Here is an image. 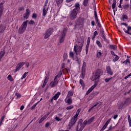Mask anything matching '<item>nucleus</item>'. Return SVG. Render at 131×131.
Returning a JSON list of instances; mask_svg holds the SVG:
<instances>
[{"instance_id":"1","label":"nucleus","mask_w":131,"mask_h":131,"mask_svg":"<svg viewBox=\"0 0 131 131\" xmlns=\"http://www.w3.org/2000/svg\"><path fill=\"white\" fill-rule=\"evenodd\" d=\"M75 8L71 11V14L70 15V18L71 20H74L77 18V14L80 10V5L79 3H77L75 4Z\"/></svg>"},{"instance_id":"2","label":"nucleus","mask_w":131,"mask_h":131,"mask_svg":"<svg viewBox=\"0 0 131 131\" xmlns=\"http://www.w3.org/2000/svg\"><path fill=\"white\" fill-rule=\"evenodd\" d=\"M103 70L102 69H98L93 73V76L91 77V80L95 81V80H99L101 75H103Z\"/></svg>"},{"instance_id":"3","label":"nucleus","mask_w":131,"mask_h":131,"mask_svg":"<svg viewBox=\"0 0 131 131\" xmlns=\"http://www.w3.org/2000/svg\"><path fill=\"white\" fill-rule=\"evenodd\" d=\"M83 122V120L82 119H80L78 121L76 131H82V130L85 127V125H86V124H88V121L85 120Z\"/></svg>"},{"instance_id":"4","label":"nucleus","mask_w":131,"mask_h":131,"mask_svg":"<svg viewBox=\"0 0 131 131\" xmlns=\"http://www.w3.org/2000/svg\"><path fill=\"white\" fill-rule=\"evenodd\" d=\"M28 22V20L23 22L20 27L19 28L18 32L19 34H23V33H24V32H25V30H26V28H27Z\"/></svg>"},{"instance_id":"5","label":"nucleus","mask_w":131,"mask_h":131,"mask_svg":"<svg viewBox=\"0 0 131 131\" xmlns=\"http://www.w3.org/2000/svg\"><path fill=\"white\" fill-rule=\"evenodd\" d=\"M49 3V0H46L45 2L43 10H42V16L45 17L49 11V6H48V3Z\"/></svg>"},{"instance_id":"6","label":"nucleus","mask_w":131,"mask_h":131,"mask_svg":"<svg viewBox=\"0 0 131 131\" xmlns=\"http://www.w3.org/2000/svg\"><path fill=\"white\" fill-rule=\"evenodd\" d=\"M82 50V46L76 45L74 47V51L75 52L76 55H80Z\"/></svg>"},{"instance_id":"7","label":"nucleus","mask_w":131,"mask_h":131,"mask_svg":"<svg viewBox=\"0 0 131 131\" xmlns=\"http://www.w3.org/2000/svg\"><path fill=\"white\" fill-rule=\"evenodd\" d=\"M83 24H84V18L79 17L76 19L75 26H80V27H82Z\"/></svg>"},{"instance_id":"8","label":"nucleus","mask_w":131,"mask_h":131,"mask_svg":"<svg viewBox=\"0 0 131 131\" xmlns=\"http://www.w3.org/2000/svg\"><path fill=\"white\" fill-rule=\"evenodd\" d=\"M66 32H67V29H64L60 35V39L59 40V42L60 43L64 42V40H65V36H66Z\"/></svg>"},{"instance_id":"9","label":"nucleus","mask_w":131,"mask_h":131,"mask_svg":"<svg viewBox=\"0 0 131 131\" xmlns=\"http://www.w3.org/2000/svg\"><path fill=\"white\" fill-rule=\"evenodd\" d=\"M86 66V63L85 62H83L82 66L81 71V78H84L85 76V67Z\"/></svg>"},{"instance_id":"10","label":"nucleus","mask_w":131,"mask_h":131,"mask_svg":"<svg viewBox=\"0 0 131 131\" xmlns=\"http://www.w3.org/2000/svg\"><path fill=\"white\" fill-rule=\"evenodd\" d=\"M77 121V118H75L74 117L72 118L69 121V128L70 129L72 126L76 123V122Z\"/></svg>"},{"instance_id":"11","label":"nucleus","mask_w":131,"mask_h":131,"mask_svg":"<svg viewBox=\"0 0 131 131\" xmlns=\"http://www.w3.org/2000/svg\"><path fill=\"white\" fill-rule=\"evenodd\" d=\"M25 64H26V62L24 61H22L18 63L17 64L16 67H15V70L14 72L16 73V72H17V71H19V70H20V69H21V68H22V67H23V66H24Z\"/></svg>"},{"instance_id":"12","label":"nucleus","mask_w":131,"mask_h":131,"mask_svg":"<svg viewBox=\"0 0 131 131\" xmlns=\"http://www.w3.org/2000/svg\"><path fill=\"white\" fill-rule=\"evenodd\" d=\"M52 33H53V29L50 28L48 30H47L45 34L44 38L45 39H47V38H49L50 36L52 35Z\"/></svg>"},{"instance_id":"13","label":"nucleus","mask_w":131,"mask_h":131,"mask_svg":"<svg viewBox=\"0 0 131 131\" xmlns=\"http://www.w3.org/2000/svg\"><path fill=\"white\" fill-rule=\"evenodd\" d=\"M58 82H59L58 79L54 78L53 81H52L50 83L49 85L51 88H55V86H57V85H58Z\"/></svg>"},{"instance_id":"14","label":"nucleus","mask_w":131,"mask_h":131,"mask_svg":"<svg viewBox=\"0 0 131 131\" xmlns=\"http://www.w3.org/2000/svg\"><path fill=\"white\" fill-rule=\"evenodd\" d=\"M106 73L108 75H111V76H112V75H113V71L111 69L110 66L106 67Z\"/></svg>"},{"instance_id":"15","label":"nucleus","mask_w":131,"mask_h":131,"mask_svg":"<svg viewBox=\"0 0 131 131\" xmlns=\"http://www.w3.org/2000/svg\"><path fill=\"white\" fill-rule=\"evenodd\" d=\"M97 85H98V81H95V84L93 85V86H92L91 87V88H90V89L88 90V91H87V92H86V95H89V94H90V93H91V92H92V91H93V90H94V89Z\"/></svg>"},{"instance_id":"16","label":"nucleus","mask_w":131,"mask_h":131,"mask_svg":"<svg viewBox=\"0 0 131 131\" xmlns=\"http://www.w3.org/2000/svg\"><path fill=\"white\" fill-rule=\"evenodd\" d=\"M30 15V10H29V9H27L26 10L25 13L23 15L24 19H28Z\"/></svg>"},{"instance_id":"17","label":"nucleus","mask_w":131,"mask_h":131,"mask_svg":"<svg viewBox=\"0 0 131 131\" xmlns=\"http://www.w3.org/2000/svg\"><path fill=\"white\" fill-rule=\"evenodd\" d=\"M110 121H111V118L109 119L105 123V124L103 125V126L102 127V128H101V129L100 131H103L104 130H105L106 129V127H107V126H108V125L109 124V123H110Z\"/></svg>"},{"instance_id":"18","label":"nucleus","mask_w":131,"mask_h":131,"mask_svg":"<svg viewBox=\"0 0 131 131\" xmlns=\"http://www.w3.org/2000/svg\"><path fill=\"white\" fill-rule=\"evenodd\" d=\"M91 42V37L88 38L87 44L85 47L86 54H88L89 52V47H90V43Z\"/></svg>"},{"instance_id":"19","label":"nucleus","mask_w":131,"mask_h":131,"mask_svg":"<svg viewBox=\"0 0 131 131\" xmlns=\"http://www.w3.org/2000/svg\"><path fill=\"white\" fill-rule=\"evenodd\" d=\"M6 28H7V26H6L5 25H1L0 34L4 33V32H5V30H6Z\"/></svg>"},{"instance_id":"20","label":"nucleus","mask_w":131,"mask_h":131,"mask_svg":"<svg viewBox=\"0 0 131 131\" xmlns=\"http://www.w3.org/2000/svg\"><path fill=\"white\" fill-rule=\"evenodd\" d=\"M83 43H84V40L82 38H79L78 41V46H82L83 47Z\"/></svg>"},{"instance_id":"21","label":"nucleus","mask_w":131,"mask_h":131,"mask_svg":"<svg viewBox=\"0 0 131 131\" xmlns=\"http://www.w3.org/2000/svg\"><path fill=\"white\" fill-rule=\"evenodd\" d=\"M3 12H4V3H1L0 4V18L3 15Z\"/></svg>"},{"instance_id":"22","label":"nucleus","mask_w":131,"mask_h":131,"mask_svg":"<svg viewBox=\"0 0 131 131\" xmlns=\"http://www.w3.org/2000/svg\"><path fill=\"white\" fill-rule=\"evenodd\" d=\"M73 96V92L72 91H70L68 92V95L67 96V99H71Z\"/></svg>"},{"instance_id":"23","label":"nucleus","mask_w":131,"mask_h":131,"mask_svg":"<svg viewBox=\"0 0 131 131\" xmlns=\"http://www.w3.org/2000/svg\"><path fill=\"white\" fill-rule=\"evenodd\" d=\"M5 118H6V115H3V116L1 117L0 120V127L4 124L3 122H4V121L5 120Z\"/></svg>"},{"instance_id":"24","label":"nucleus","mask_w":131,"mask_h":131,"mask_svg":"<svg viewBox=\"0 0 131 131\" xmlns=\"http://www.w3.org/2000/svg\"><path fill=\"white\" fill-rule=\"evenodd\" d=\"M79 83L82 87V90H83V89H84V87L85 86V84H84V82L83 81V80L82 79H80Z\"/></svg>"},{"instance_id":"25","label":"nucleus","mask_w":131,"mask_h":131,"mask_svg":"<svg viewBox=\"0 0 131 131\" xmlns=\"http://www.w3.org/2000/svg\"><path fill=\"white\" fill-rule=\"evenodd\" d=\"M61 95V92H57L52 98V99H58L60 95Z\"/></svg>"},{"instance_id":"26","label":"nucleus","mask_w":131,"mask_h":131,"mask_svg":"<svg viewBox=\"0 0 131 131\" xmlns=\"http://www.w3.org/2000/svg\"><path fill=\"white\" fill-rule=\"evenodd\" d=\"M64 101L66 103H67L69 105H71V104H72V99H66Z\"/></svg>"},{"instance_id":"27","label":"nucleus","mask_w":131,"mask_h":131,"mask_svg":"<svg viewBox=\"0 0 131 131\" xmlns=\"http://www.w3.org/2000/svg\"><path fill=\"white\" fill-rule=\"evenodd\" d=\"M80 111H81V109L79 108L77 110L76 115L74 116L75 118H77V117H78V115H79V113H80Z\"/></svg>"},{"instance_id":"28","label":"nucleus","mask_w":131,"mask_h":131,"mask_svg":"<svg viewBox=\"0 0 131 131\" xmlns=\"http://www.w3.org/2000/svg\"><path fill=\"white\" fill-rule=\"evenodd\" d=\"M48 80H49V79L47 77H45V79L43 81V84L42 85V88H45L46 86V85L47 84V83L48 82Z\"/></svg>"},{"instance_id":"29","label":"nucleus","mask_w":131,"mask_h":131,"mask_svg":"<svg viewBox=\"0 0 131 131\" xmlns=\"http://www.w3.org/2000/svg\"><path fill=\"white\" fill-rule=\"evenodd\" d=\"M126 104V101H124L123 102H121V104H119V108L122 109V108Z\"/></svg>"},{"instance_id":"30","label":"nucleus","mask_w":131,"mask_h":131,"mask_svg":"<svg viewBox=\"0 0 131 131\" xmlns=\"http://www.w3.org/2000/svg\"><path fill=\"white\" fill-rule=\"evenodd\" d=\"M64 0H56V4L58 6V7H59V6L63 3Z\"/></svg>"},{"instance_id":"31","label":"nucleus","mask_w":131,"mask_h":131,"mask_svg":"<svg viewBox=\"0 0 131 131\" xmlns=\"http://www.w3.org/2000/svg\"><path fill=\"white\" fill-rule=\"evenodd\" d=\"M95 119V117H92L91 118L89 119L88 121L87 122H88V124H91L93 121H94Z\"/></svg>"},{"instance_id":"32","label":"nucleus","mask_w":131,"mask_h":131,"mask_svg":"<svg viewBox=\"0 0 131 131\" xmlns=\"http://www.w3.org/2000/svg\"><path fill=\"white\" fill-rule=\"evenodd\" d=\"M129 8V5L128 4L123 5V9H124V10H125V11H126V10H127V9H128Z\"/></svg>"},{"instance_id":"33","label":"nucleus","mask_w":131,"mask_h":131,"mask_svg":"<svg viewBox=\"0 0 131 131\" xmlns=\"http://www.w3.org/2000/svg\"><path fill=\"white\" fill-rule=\"evenodd\" d=\"M47 117H48V116L47 115H45L44 116H43L40 119V120L39 121V123H41V122H42V121H43V120H45V119H46V118H47Z\"/></svg>"},{"instance_id":"34","label":"nucleus","mask_w":131,"mask_h":131,"mask_svg":"<svg viewBox=\"0 0 131 131\" xmlns=\"http://www.w3.org/2000/svg\"><path fill=\"white\" fill-rule=\"evenodd\" d=\"M5 51H2L0 52V61L2 60V58L5 56Z\"/></svg>"},{"instance_id":"35","label":"nucleus","mask_w":131,"mask_h":131,"mask_svg":"<svg viewBox=\"0 0 131 131\" xmlns=\"http://www.w3.org/2000/svg\"><path fill=\"white\" fill-rule=\"evenodd\" d=\"M83 5L84 7H88V5H89V0H84Z\"/></svg>"},{"instance_id":"36","label":"nucleus","mask_w":131,"mask_h":131,"mask_svg":"<svg viewBox=\"0 0 131 131\" xmlns=\"http://www.w3.org/2000/svg\"><path fill=\"white\" fill-rule=\"evenodd\" d=\"M112 9L114 11V15H115V11H117V9L116 8V5L112 4Z\"/></svg>"},{"instance_id":"37","label":"nucleus","mask_w":131,"mask_h":131,"mask_svg":"<svg viewBox=\"0 0 131 131\" xmlns=\"http://www.w3.org/2000/svg\"><path fill=\"white\" fill-rule=\"evenodd\" d=\"M62 75H63V74L62 73V72H60L57 75H56L54 78H56V79H57V78H59L60 77H61V76H62Z\"/></svg>"},{"instance_id":"38","label":"nucleus","mask_w":131,"mask_h":131,"mask_svg":"<svg viewBox=\"0 0 131 131\" xmlns=\"http://www.w3.org/2000/svg\"><path fill=\"white\" fill-rule=\"evenodd\" d=\"M118 60H119V56L117 55H115V58L113 59V62H117Z\"/></svg>"},{"instance_id":"39","label":"nucleus","mask_w":131,"mask_h":131,"mask_svg":"<svg viewBox=\"0 0 131 131\" xmlns=\"http://www.w3.org/2000/svg\"><path fill=\"white\" fill-rule=\"evenodd\" d=\"M99 105V102H97L93 106L91 107L89 110L88 112H91V111L93 110V108H94V107H96V106H98Z\"/></svg>"},{"instance_id":"40","label":"nucleus","mask_w":131,"mask_h":131,"mask_svg":"<svg viewBox=\"0 0 131 131\" xmlns=\"http://www.w3.org/2000/svg\"><path fill=\"white\" fill-rule=\"evenodd\" d=\"M96 44L99 48H102L103 46L102 45V43H101V42L99 40H96Z\"/></svg>"},{"instance_id":"41","label":"nucleus","mask_w":131,"mask_h":131,"mask_svg":"<svg viewBox=\"0 0 131 131\" xmlns=\"http://www.w3.org/2000/svg\"><path fill=\"white\" fill-rule=\"evenodd\" d=\"M122 63L123 64H125V65H127V63L130 64V60H129V59L128 58L126 60L124 61Z\"/></svg>"},{"instance_id":"42","label":"nucleus","mask_w":131,"mask_h":131,"mask_svg":"<svg viewBox=\"0 0 131 131\" xmlns=\"http://www.w3.org/2000/svg\"><path fill=\"white\" fill-rule=\"evenodd\" d=\"M124 19H126V20H127V19H128V17H127V15L125 14H123L122 15V18L121 19V20L124 21Z\"/></svg>"},{"instance_id":"43","label":"nucleus","mask_w":131,"mask_h":131,"mask_svg":"<svg viewBox=\"0 0 131 131\" xmlns=\"http://www.w3.org/2000/svg\"><path fill=\"white\" fill-rule=\"evenodd\" d=\"M102 38H103L104 41H106L107 42V41H108V40H107V38H106V37H105V34H104V31H102Z\"/></svg>"},{"instance_id":"44","label":"nucleus","mask_w":131,"mask_h":131,"mask_svg":"<svg viewBox=\"0 0 131 131\" xmlns=\"http://www.w3.org/2000/svg\"><path fill=\"white\" fill-rule=\"evenodd\" d=\"M92 5L93 6V8H94V13H95V12H97L96 11L97 8L96 7V1H94V3H93Z\"/></svg>"},{"instance_id":"45","label":"nucleus","mask_w":131,"mask_h":131,"mask_svg":"<svg viewBox=\"0 0 131 131\" xmlns=\"http://www.w3.org/2000/svg\"><path fill=\"white\" fill-rule=\"evenodd\" d=\"M7 79L8 80H10V81H14V79H13V77H12V76L11 75H8Z\"/></svg>"},{"instance_id":"46","label":"nucleus","mask_w":131,"mask_h":131,"mask_svg":"<svg viewBox=\"0 0 131 131\" xmlns=\"http://www.w3.org/2000/svg\"><path fill=\"white\" fill-rule=\"evenodd\" d=\"M39 102V101H38L36 103L33 104L32 105V106L30 108L31 110H34V108H35V107H36V105H37V104H38V103Z\"/></svg>"},{"instance_id":"47","label":"nucleus","mask_w":131,"mask_h":131,"mask_svg":"<svg viewBox=\"0 0 131 131\" xmlns=\"http://www.w3.org/2000/svg\"><path fill=\"white\" fill-rule=\"evenodd\" d=\"M111 49L112 50H116L117 46L116 45H110Z\"/></svg>"},{"instance_id":"48","label":"nucleus","mask_w":131,"mask_h":131,"mask_svg":"<svg viewBox=\"0 0 131 131\" xmlns=\"http://www.w3.org/2000/svg\"><path fill=\"white\" fill-rule=\"evenodd\" d=\"M94 17L96 21L99 20V19L98 18V15H97V11H95V12H94Z\"/></svg>"},{"instance_id":"49","label":"nucleus","mask_w":131,"mask_h":131,"mask_svg":"<svg viewBox=\"0 0 131 131\" xmlns=\"http://www.w3.org/2000/svg\"><path fill=\"white\" fill-rule=\"evenodd\" d=\"M112 79V77H111L110 78H107L104 79L105 82H109L110 80Z\"/></svg>"},{"instance_id":"50","label":"nucleus","mask_w":131,"mask_h":131,"mask_svg":"<svg viewBox=\"0 0 131 131\" xmlns=\"http://www.w3.org/2000/svg\"><path fill=\"white\" fill-rule=\"evenodd\" d=\"M74 107L73 105H70L69 106H68L66 107L67 110H71V109H73Z\"/></svg>"},{"instance_id":"51","label":"nucleus","mask_w":131,"mask_h":131,"mask_svg":"<svg viewBox=\"0 0 131 131\" xmlns=\"http://www.w3.org/2000/svg\"><path fill=\"white\" fill-rule=\"evenodd\" d=\"M96 23L98 27H99V28H101V27H102V25H101V23H100V21H99V20H96Z\"/></svg>"},{"instance_id":"52","label":"nucleus","mask_w":131,"mask_h":131,"mask_svg":"<svg viewBox=\"0 0 131 131\" xmlns=\"http://www.w3.org/2000/svg\"><path fill=\"white\" fill-rule=\"evenodd\" d=\"M32 18H33V19H36L37 18V15L36 13H33L32 15Z\"/></svg>"},{"instance_id":"53","label":"nucleus","mask_w":131,"mask_h":131,"mask_svg":"<svg viewBox=\"0 0 131 131\" xmlns=\"http://www.w3.org/2000/svg\"><path fill=\"white\" fill-rule=\"evenodd\" d=\"M69 55L70 57L71 58H73V57H74V53H73V52L72 51L70 52Z\"/></svg>"},{"instance_id":"54","label":"nucleus","mask_w":131,"mask_h":131,"mask_svg":"<svg viewBox=\"0 0 131 131\" xmlns=\"http://www.w3.org/2000/svg\"><path fill=\"white\" fill-rule=\"evenodd\" d=\"M123 30H124L125 33H126L127 34H128L129 33V32L128 31V27H127V30H126V29H125V28H124Z\"/></svg>"},{"instance_id":"55","label":"nucleus","mask_w":131,"mask_h":131,"mask_svg":"<svg viewBox=\"0 0 131 131\" xmlns=\"http://www.w3.org/2000/svg\"><path fill=\"white\" fill-rule=\"evenodd\" d=\"M102 56V53L101 52L99 51L97 54V58H100Z\"/></svg>"},{"instance_id":"56","label":"nucleus","mask_w":131,"mask_h":131,"mask_svg":"<svg viewBox=\"0 0 131 131\" xmlns=\"http://www.w3.org/2000/svg\"><path fill=\"white\" fill-rule=\"evenodd\" d=\"M27 74H28V73H25L23 76L21 78V79H23L24 78H25V77H26V76H27Z\"/></svg>"},{"instance_id":"57","label":"nucleus","mask_w":131,"mask_h":131,"mask_svg":"<svg viewBox=\"0 0 131 131\" xmlns=\"http://www.w3.org/2000/svg\"><path fill=\"white\" fill-rule=\"evenodd\" d=\"M55 119L56 121H61L62 120V119H60L59 117H55Z\"/></svg>"},{"instance_id":"58","label":"nucleus","mask_w":131,"mask_h":131,"mask_svg":"<svg viewBox=\"0 0 131 131\" xmlns=\"http://www.w3.org/2000/svg\"><path fill=\"white\" fill-rule=\"evenodd\" d=\"M29 24H30V25H32L33 24H34V21L31 20L29 21Z\"/></svg>"},{"instance_id":"59","label":"nucleus","mask_w":131,"mask_h":131,"mask_svg":"<svg viewBox=\"0 0 131 131\" xmlns=\"http://www.w3.org/2000/svg\"><path fill=\"white\" fill-rule=\"evenodd\" d=\"M15 95L16 96L17 98H21V94L19 93H16Z\"/></svg>"},{"instance_id":"60","label":"nucleus","mask_w":131,"mask_h":131,"mask_svg":"<svg viewBox=\"0 0 131 131\" xmlns=\"http://www.w3.org/2000/svg\"><path fill=\"white\" fill-rule=\"evenodd\" d=\"M95 24H96V23H95V21L93 20L91 21L92 26L93 27L95 26Z\"/></svg>"},{"instance_id":"61","label":"nucleus","mask_w":131,"mask_h":131,"mask_svg":"<svg viewBox=\"0 0 131 131\" xmlns=\"http://www.w3.org/2000/svg\"><path fill=\"white\" fill-rule=\"evenodd\" d=\"M50 126V122H47L45 124V127H49Z\"/></svg>"},{"instance_id":"62","label":"nucleus","mask_w":131,"mask_h":131,"mask_svg":"<svg viewBox=\"0 0 131 131\" xmlns=\"http://www.w3.org/2000/svg\"><path fill=\"white\" fill-rule=\"evenodd\" d=\"M98 34H99V33L98 32V31H95L94 33V35H95V36H97V35H98Z\"/></svg>"},{"instance_id":"63","label":"nucleus","mask_w":131,"mask_h":131,"mask_svg":"<svg viewBox=\"0 0 131 131\" xmlns=\"http://www.w3.org/2000/svg\"><path fill=\"white\" fill-rule=\"evenodd\" d=\"M117 117H118V115H115L113 117V119L115 120L117 118Z\"/></svg>"},{"instance_id":"64","label":"nucleus","mask_w":131,"mask_h":131,"mask_svg":"<svg viewBox=\"0 0 131 131\" xmlns=\"http://www.w3.org/2000/svg\"><path fill=\"white\" fill-rule=\"evenodd\" d=\"M128 121L129 122V125L130 127L131 126V119L128 120Z\"/></svg>"}]
</instances>
